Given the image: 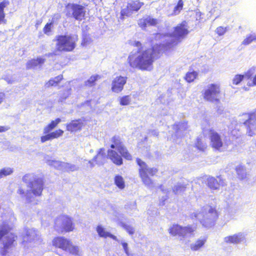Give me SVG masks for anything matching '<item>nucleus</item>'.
Masks as SVG:
<instances>
[{
	"label": "nucleus",
	"instance_id": "1",
	"mask_svg": "<svg viewBox=\"0 0 256 256\" xmlns=\"http://www.w3.org/2000/svg\"><path fill=\"white\" fill-rule=\"evenodd\" d=\"M188 28V24L185 20L178 24L174 28L172 34L174 39L164 44L158 45L156 48L152 46L144 49L140 42L134 41L132 46L138 48V49L129 54L127 60L129 66L132 68H138L142 71L151 70L153 68L154 62L158 58L156 56V48L161 47L164 52L172 49L188 34L190 32Z\"/></svg>",
	"mask_w": 256,
	"mask_h": 256
},
{
	"label": "nucleus",
	"instance_id": "2",
	"mask_svg": "<svg viewBox=\"0 0 256 256\" xmlns=\"http://www.w3.org/2000/svg\"><path fill=\"white\" fill-rule=\"evenodd\" d=\"M110 149L107 151V158L116 166L123 164L122 158L128 160L132 159V156L124 146L121 138L118 136H114L110 140Z\"/></svg>",
	"mask_w": 256,
	"mask_h": 256
},
{
	"label": "nucleus",
	"instance_id": "3",
	"mask_svg": "<svg viewBox=\"0 0 256 256\" xmlns=\"http://www.w3.org/2000/svg\"><path fill=\"white\" fill-rule=\"evenodd\" d=\"M56 52H69L74 50L78 40V36L57 35L55 37Z\"/></svg>",
	"mask_w": 256,
	"mask_h": 256
},
{
	"label": "nucleus",
	"instance_id": "4",
	"mask_svg": "<svg viewBox=\"0 0 256 256\" xmlns=\"http://www.w3.org/2000/svg\"><path fill=\"white\" fill-rule=\"evenodd\" d=\"M136 162L139 166L138 174L142 183L146 186L152 185L154 182L150 177L157 174L158 168L154 167L149 168L146 163L140 158H136Z\"/></svg>",
	"mask_w": 256,
	"mask_h": 256
},
{
	"label": "nucleus",
	"instance_id": "5",
	"mask_svg": "<svg viewBox=\"0 0 256 256\" xmlns=\"http://www.w3.org/2000/svg\"><path fill=\"white\" fill-rule=\"evenodd\" d=\"M52 245L56 248H59L74 256H80V251L78 246L74 245L72 242L64 236H57L54 238Z\"/></svg>",
	"mask_w": 256,
	"mask_h": 256
},
{
	"label": "nucleus",
	"instance_id": "6",
	"mask_svg": "<svg viewBox=\"0 0 256 256\" xmlns=\"http://www.w3.org/2000/svg\"><path fill=\"white\" fill-rule=\"evenodd\" d=\"M10 228L6 225L2 226L0 228V240L4 237L2 242L3 246L0 250V254L2 256H6L8 250L14 246L16 244L17 236L14 233L10 232Z\"/></svg>",
	"mask_w": 256,
	"mask_h": 256
},
{
	"label": "nucleus",
	"instance_id": "7",
	"mask_svg": "<svg viewBox=\"0 0 256 256\" xmlns=\"http://www.w3.org/2000/svg\"><path fill=\"white\" fill-rule=\"evenodd\" d=\"M54 228L59 233H66L75 230L73 218L66 214H62L54 221Z\"/></svg>",
	"mask_w": 256,
	"mask_h": 256
},
{
	"label": "nucleus",
	"instance_id": "8",
	"mask_svg": "<svg viewBox=\"0 0 256 256\" xmlns=\"http://www.w3.org/2000/svg\"><path fill=\"white\" fill-rule=\"evenodd\" d=\"M222 92L220 84H211L204 90L202 96L204 99L208 102L218 104L220 102Z\"/></svg>",
	"mask_w": 256,
	"mask_h": 256
},
{
	"label": "nucleus",
	"instance_id": "9",
	"mask_svg": "<svg viewBox=\"0 0 256 256\" xmlns=\"http://www.w3.org/2000/svg\"><path fill=\"white\" fill-rule=\"evenodd\" d=\"M196 230V226H182L178 224H174L170 228L168 232L172 236L184 238L188 234H192Z\"/></svg>",
	"mask_w": 256,
	"mask_h": 256
},
{
	"label": "nucleus",
	"instance_id": "10",
	"mask_svg": "<svg viewBox=\"0 0 256 256\" xmlns=\"http://www.w3.org/2000/svg\"><path fill=\"white\" fill-rule=\"evenodd\" d=\"M144 4L140 0H132L128 2L126 8H122L120 11V18L124 19L134 12H138L144 6Z\"/></svg>",
	"mask_w": 256,
	"mask_h": 256
},
{
	"label": "nucleus",
	"instance_id": "11",
	"mask_svg": "<svg viewBox=\"0 0 256 256\" xmlns=\"http://www.w3.org/2000/svg\"><path fill=\"white\" fill-rule=\"evenodd\" d=\"M248 119L244 122L247 132L250 136H253L256 132V110L253 112L246 114Z\"/></svg>",
	"mask_w": 256,
	"mask_h": 256
},
{
	"label": "nucleus",
	"instance_id": "12",
	"mask_svg": "<svg viewBox=\"0 0 256 256\" xmlns=\"http://www.w3.org/2000/svg\"><path fill=\"white\" fill-rule=\"evenodd\" d=\"M44 186V180L42 178L36 177L31 180L28 185L31 192L35 196H40Z\"/></svg>",
	"mask_w": 256,
	"mask_h": 256
},
{
	"label": "nucleus",
	"instance_id": "13",
	"mask_svg": "<svg viewBox=\"0 0 256 256\" xmlns=\"http://www.w3.org/2000/svg\"><path fill=\"white\" fill-rule=\"evenodd\" d=\"M210 146L214 150L222 152L224 143L220 135L213 130H210Z\"/></svg>",
	"mask_w": 256,
	"mask_h": 256
},
{
	"label": "nucleus",
	"instance_id": "14",
	"mask_svg": "<svg viewBox=\"0 0 256 256\" xmlns=\"http://www.w3.org/2000/svg\"><path fill=\"white\" fill-rule=\"evenodd\" d=\"M20 237L22 238L21 244L25 245L37 240L38 234L36 230L34 229L26 228L24 230V234H22Z\"/></svg>",
	"mask_w": 256,
	"mask_h": 256
},
{
	"label": "nucleus",
	"instance_id": "15",
	"mask_svg": "<svg viewBox=\"0 0 256 256\" xmlns=\"http://www.w3.org/2000/svg\"><path fill=\"white\" fill-rule=\"evenodd\" d=\"M206 184L212 190H218L220 186H224L226 185L224 180L220 176H217L216 178L208 176L206 179Z\"/></svg>",
	"mask_w": 256,
	"mask_h": 256
},
{
	"label": "nucleus",
	"instance_id": "16",
	"mask_svg": "<svg viewBox=\"0 0 256 256\" xmlns=\"http://www.w3.org/2000/svg\"><path fill=\"white\" fill-rule=\"evenodd\" d=\"M127 77L121 76H116L112 81L111 90L116 93L120 92L127 82Z\"/></svg>",
	"mask_w": 256,
	"mask_h": 256
},
{
	"label": "nucleus",
	"instance_id": "17",
	"mask_svg": "<svg viewBox=\"0 0 256 256\" xmlns=\"http://www.w3.org/2000/svg\"><path fill=\"white\" fill-rule=\"evenodd\" d=\"M70 7L72 10V16L76 20H82L86 15V11L84 6L76 4H68L66 8Z\"/></svg>",
	"mask_w": 256,
	"mask_h": 256
},
{
	"label": "nucleus",
	"instance_id": "18",
	"mask_svg": "<svg viewBox=\"0 0 256 256\" xmlns=\"http://www.w3.org/2000/svg\"><path fill=\"white\" fill-rule=\"evenodd\" d=\"M255 73V68H252L246 72L244 74H237L235 75L232 80V84L234 85L239 84L244 79H250Z\"/></svg>",
	"mask_w": 256,
	"mask_h": 256
},
{
	"label": "nucleus",
	"instance_id": "19",
	"mask_svg": "<svg viewBox=\"0 0 256 256\" xmlns=\"http://www.w3.org/2000/svg\"><path fill=\"white\" fill-rule=\"evenodd\" d=\"M84 126V121L82 119L78 118L72 120L66 124V130L70 132H76L81 130Z\"/></svg>",
	"mask_w": 256,
	"mask_h": 256
},
{
	"label": "nucleus",
	"instance_id": "20",
	"mask_svg": "<svg viewBox=\"0 0 256 256\" xmlns=\"http://www.w3.org/2000/svg\"><path fill=\"white\" fill-rule=\"evenodd\" d=\"M158 23V20L148 16L146 18L140 19L138 24L142 29H146L148 26H156Z\"/></svg>",
	"mask_w": 256,
	"mask_h": 256
},
{
	"label": "nucleus",
	"instance_id": "21",
	"mask_svg": "<svg viewBox=\"0 0 256 256\" xmlns=\"http://www.w3.org/2000/svg\"><path fill=\"white\" fill-rule=\"evenodd\" d=\"M64 131L61 129H58L50 133L46 134L40 137V142L44 143L46 141L58 138L62 136Z\"/></svg>",
	"mask_w": 256,
	"mask_h": 256
},
{
	"label": "nucleus",
	"instance_id": "22",
	"mask_svg": "<svg viewBox=\"0 0 256 256\" xmlns=\"http://www.w3.org/2000/svg\"><path fill=\"white\" fill-rule=\"evenodd\" d=\"M64 79L63 74H60L54 78H50L45 83L44 86L46 88H48L52 86H58Z\"/></svg>",
	"mask_w": 256,
	"mask_h": 256
},
{
	"label": "nucleus",
	"instance_id": "23",
	"mask_svg": "<svg viewBox=\"0 0 256 256\" xmlns=\"http://www.w3.org/2000/svg\"><path fill=\"white\" fill-rule=\"evenodd\" d=\"M46 61V59L38 57L36 58H32L29 60L26 64V68L27 70L32 69L39 65H42Z\"/></svg>",
	"mask_w": 256,
	"mask_h": 256
},
{
	"label": "nucleus",
	"instance_id": "24",
	"mask_svg": "<svg viewBox=\"0 0 256 256\" xmlns=\"http://www.w3.org/2000/svg\"><path fill=\"white\" fill-rule=\"evenodd\" d=\"M10 4L8 0H3L0 2V24H6V20L5 18L6 14L4 12V8Z\"/></svg>",
	"mask_w": 256,
	"mask_h": 256
},
{
	"label": "nucleus",
	"instance_id": "25",
	"mask_svg": "<svg viewBox=\"0 0 256 256\" xmlns=\"http://www.w3.org/2000/svg\"><path fill=\"white\" fill-rule=\"evenodd\" d=\"M244 239L242 234L239 233L226 236L224 238V242L226 243L238 244Z\"/></svg>",
	"mask_w": 256,
	"mask_h": 256
},
{
	"label": "nucleus",
	"instance_id": "26",
	"mask_svg": "<svg viewBox=\"0 0 256 256\" xmlns=\"http://www.w3.org/2000/svg\"><path fill=\"white\" fill-rule=\"evenodd\" d=\"M237 178L238 180H242L246 178L247 173L246 167L242 164H239L235 168Z\"/></svg>",
	"mask_w": 256,
	"mask_h": 256
},
{
	"label": "nucleus",
	"instance_id": "27",
	"mask_svg": "<svg viewBox=\"0 0 256 256\" xmlns=\"http://www.w3.org/2000/svg\"><path fill=\"white\" fill-rule=\"evenodd\" d=\"M96 232L100 237L106 238L109 237L114 240H118L116 237L112 234L107 232L101 226H98L96 228Z\"/></svg>",
	"mask_w": 256,
	"mask_h": 256
},
{
	"label": "nucleus",
	"instance_id": "28",
	"mask_svg": "<svg viewBox=\"0 0 256 256\" xmlns=\"http://www.w3.org/2000/svg\"><path fill=\"white\" fill-rule=\"evenodd\" d=\"M60 122L61 120L60 118H57L54 120H52L50 124L44 128V133L48 134L51 132L53 129L56 127L58 124Z\"/></svg>",
	"mask_w": 256,
	"mask_h": 256
},
{
	"label": "nucleus",
	"instance_id": "29",
	"mask_svg": "<svg viewBox=\"0 0 256 256\" xmlns=\"http://www.w3.org/2000/svg\"><path fill=\"white\" fill-rule=\"evenodd\" d=\"M208 216L207 219L210 223H214L218 218V214L215 208L210 207L208 210Z\"/></svg>",
	"mask_w": 256,
	"mask_h": 256
},
{
	"label": "nucleus",
	"instance_id": "30",
	"mask_svg": "<svg viewBox=\"0 0 256 256\" xmlns=\"http://www.w3.org/2000/svg\"><path fill=\"white\" fill-rule=\"evenodd\" d=\"M206 239H198L194 244H190V248L192 251H196L202 248L206 242Z\"/></svg>",
	"mask_w": 256,
	"mask_h": 256
},
{
	"label": "nucleus",
	"instance_id": "31",
	"mask_svg": "<svg viewBox=\"0 0 256 256\" xmlns=\"http://www.w3.org/2000/svg\"><path fill=\"white\" fill-rule=\"evenodd\" d=\"M195 147L199 150L204 152L208 146L202 140V138L198 137L196 140Z\"/></svg>",
	"mask_w": 256,
	"mask_h": 256
},
{
	"label": "nucleus",
	"instance_id": "32",
	"mask_svg": "<svg viewBox=\"0 0 256 256\" xmlns=\"http://www.w3.org/2000/svg\"><path fill=\"white\" fill-rule=\"evenodd\" d=\"M114 183L120 190L125 188V182L124 178L120 175H116L114 178Z\"/></svg>",
	"mask_w": 256,
	"mask_h": 256
},
{
	"label": "nucleus",
	"instance_id": "33",
	"mask_svg": "<svg viewBox=\"0 0 256 256\" xmlns=\"http://www.w3.org/2000/svg\"><path fill=\"white\" fill-rule=\"evenodd\" d=\"M173 128L176 132H178L180 130L186 131L188 128V122L184 121L178 124H175L173 126Z\"/></svg>",
	"mask_w": 256,
	"mask_h": 256
},
{
	"label": "nucleus",
	"instance_id": "34",
	"mask_svg": "<svg viewBox=\"0 0 256 256\" xmlns=\"http://www.w3.org/2000/svg\"><path fill=\"white\" fill-rule=\"evenodd\" d=\"M101 78V76L98 74L92 76L85 82L84 86L88 87L93 86H95L96 81Z\"/></svg>",
	"mask_w": 256,
	"mask_h": 256
},
{
	"label": "nucleus",
	"instance_id": "35",
	"mask_svg": "<svg viewBox=\"0 0 256 256\" xmlns=\"http://www.w3.org/2000/svg\"><path fill=\"white\" fill-rule=\"evenodd\" d=\"M184 6V2L183 0H178L176 4L174 6L172 15H178L180 14V12L182 10Z\"/></svg>",
	"mask_w": 256,
	"mask_h": 256
},
{
	"label": "nucleus",
	"instance_id": "36",
	"mask_svg": "<svg viewBox=\"0 0 256 256\" xmlns=\"http://www.w3.org/2000/svg\"><path fill=\"white\" fill-rule=\"evenodd\" d=\"M198 74L196 71H193L192 72H188L186 73L184 80L188 83H190L193 82L198 77Z\"/></svg>",
	"mask_w": 256,
	"mask_h": 256
},
{
	"label": "nucleus",
	"instance_id": "37",
	"mask_svg": "<svg viewBox=\"0 0 256 256\" xmlns=\"http://www.w3.org/2000/svg\"><path fill=\"white\" fill-rule=\"evenodd\" d=\"M14 170L10 168H4L0 170V179L12 174Z\"/></svg>",
	"mask_w": 256,
	"mask_h": 256
},
{
	"label": "nucleus",
	"instance_id": "38",
	"mask_svg": "<svg viewBox=\"0 0 256 256\" xmlns=\"http://www.w3.org/2000/svg\"><path fill=\"white\" fill-rule=\"evenodd\" d=\"M119 101L120 106H128L131 102V98L129 95L124 96L120 98Z\"/></svg>",
	"mask_w": 256,
	"mask_h": 256
},
{
	"label": "nucleus",
	"instance_id": "39",
	"mask_svg": "<svg viewBox=\"0 0 256 256\" xmlns=\"http://www.w3.org/2000/svg\"><path fill=\"white\" fill-rule=\"evenodd\" d=\"M54 24V20L52 19L50 22L46 23L43 28V32L46 35H49L52 32V26Z\"/></svg>",
	"mask_w": 256,
	"mask_h": 256
},
{
	"label": "nucleus",
	"instance_id": "40",
	"mask_svg": "<svg viewBox=\"0 0 256 256\" xmlns=\"http://www.w3.org/2000/svg\"><path fill=\"white\" fill-rule=\"evenodd\" d=\"M186 190V186H185L180 184L175 186L172 188V191L175 194H177L184 192Z\"/></svg>",
	"mask_w": 256,
	"mask_h": 256
},
{
	"label": "nucleus",
	"instance_id": "41",
	"mask_svg": "<svg viewBox=\"0 0 256 256\" xmlns=\"http://www.w3.org/2000/svg\"><path fill=\"white\" fill-rule=\"evenodd\" d=\"M64 170L66 172H74L77 170V167L74 165L70 163H64Z\"/></svg>",
	"mask_w": 256,
	"mask_h": 256
},
{
	"label": "nucleus",
	"instance_id": "42",
	"mask_svg": "<svg viewBox=\"0 0 256 256\" xmlns=\"http://www.w3.org/2000/svg\"><path fill=\"white\" fill-rule=\"evenodd\" d=\"M256 40V36L250 34L242 42V44L244 45H248L253 41Z\"/></svg>",
	"mask_w": 256,
	"mask_h": 256
},
{
	"label": "nucleus",
	"instance_id": "43",
	"mask_svg": "<svg viewBox=\"0 0 256 256\" xmlns=\"http://www.w3.org/2000/svg\"><path fill=\"white\" fill-rule=\"evenodd\" d=\"M91 42V38L88 34H84L82 35V40L81 45L82 46H86L88 45Z\"/></svg>",
	"mask_w": 256,
	"mask_h": 256
},
{
	"label": "nucleus",
	"instance_id": "44",
	"mask_svg": "<svg viewBox=\"0 0 256 256\" xmlns=\"http://www.w3.org/2000/svg\"><path fill=\"white\" fill-rule=\"evenodd\" d=\"M228 29L226 27L224 26H218V27L216 30V33L218 36H222L224 35Z\"/></svg>",
	"mask_w": 256,
	"mask_h": 256
},
{
	"label": "nucleus",
	"instance_id": "45",
	"mask_svg": "<svg viewBox=\"0 0 256 256\" xmlns=\"http://www.w3.org/2000/svg\"><path fill=\"white\" fill-rule=\"evenodd\" d=\"M230 134L233 139H237L240 137V130L236 128L231 130Z\"/></svg>",
	"mask_w": 256,
	"mask_h": 256
},
{
	"label": "nucleus",
	"instance_id": "46",
	"mask_svg": "<svg viewBox=\"0 0 256 256\" xmlns=\"http://www.w3.org/2000/svg\"><path fill=\"white\" fill-rule=\"evenodd\" d=\"M123 227L130 234L132 235L134 234V229L132 226L128 225H124Z\"/></svg>",
	"mask_w": 256,
	"mask_h": 256
},
{
	"label": "nucleus",
	"instance_id": "47",
	"mask_svg": "<svg viewBox=\"0 0 256 256\" xmlns=\"http://www.w3.org/2000/svg\"><path fill=\"white\" fill-rule=\"evenodd\" d=\"M10 128L8 126H0V132H4L10 130Z\"/></svg>",
	"mask_w": 256,
	"mask_h": 256
},
{
	"label": "nucleus",
	"instance_id": "48",
	"mask_svg": "<svg viewBox=\"0 0 256 256\" xmlns=\"http://www.w3.org/2000/svg\"><path fill=\"white\" fill-rule=\"evenodd\" d=\"M30 180V174H26L22 178V180L24 182L27 183Z\"/></svg>",
	"mask_w": 256,
	"mask_h": 256
},
{
	"label": "nucleus",
	"instance_id": "49",
	"mask_svg": "<svg viewBox=\"0 0 256 256\" xmlns=\"http://www.w3.org/2000/svg\"><path fill=\"white\" fill-rule=\"evenodd\" d=\"M248 85L250 87L256 86V74L253 77L252 82L248 83Z\"/></svg>",
	"mask_w": 256,
	"mask_h": 256
},
{
	"label": "nucleus",
	"instance_id": "50",
	"mask_svg": "<svg viewBox=\"0 0 256 256\" xmlns=\"http://www.w3.org/2000/svg\"><path fill=\"white\" fill-rule=\"evenodd\" d=\"M122 246L123 247V248L124 249V252L127 253L128 252V244L127 243L125 242H122Z\"/></svg>",
	"mask_w": 256,
	"mask_h": 256
},
{
	"label": "nucleus",
	"instance_id": "51",
	"mask_svg": "<svg viewBox=\"0 0 256 256\" xmlns=\"http://www.w3.org/2000/svg\"><path fill=\"white\" fill-rule=\"evenodd\" d=\"M18 193L20 195H24L25 194V192L24 189L20 188L18 190Z\"/></svg>",
	"mask_w": 256,
	"mask_h": 256
},
{
	"label": "nucleus",
	"instance_id": "52",
	"mask_svg": "<svg viewBox=\"0 0 256 256\" xmlns=\"http://www.w3.org/2000/svg\"><path fill=\"white\" fill-rule=\"evenodd\" d=\"M56 54L54 52H50L46 54V56L48 57L52 56H56Z\"/></svg>",
	"mask_w": 256,
	"mask_h": 256
},
{
	"label": "nucleus",
	"instance_id": "53",
	"mask_svg": "<svg viewBox=\"0 0 256 256\" xmlns=\"http://www.w3.org/2000/svg\"><path fill=\"white\" fill-rule=\"evenodd\" d=\"M104 148H100V150L99 152H98V154H102V155H104Z\"/></svg>",
	"mask_w": 256,
	"mask_h": 256
},
{
	"label": "nucleus",
	"instance_id": "54",
	"mask_svg": "<svg viewBox=\"0 0 256 256\" xmlns=\"http://www.w3.org/2000/svg\"><path fill=\"white\" fill-rule=\"evenodd\" d=\"M2 102V97L1 96V94H0V104Z\"/></svg>",
	"mask_w": 256,
	"mask_h": 256
},
{
	"label": "nucleus",
	"instance_id": "55",
	"mask_svg": "<svg viewBox=\"0 0 256 256\" xmlns=\"http://www.w3.org/2000/svg\"><path fill=\"white\" fill-rule=\"evenodd\" d=\"M60 18V16H58V18H57V19H58Z\"/></svg>",
	"mask_w": 256,
	"mask_h": 256
},
{
	"label": "nucleus",
	"instance_id": "56",
	"mask_svg": "<svg viewBox=\"0 0 256 256\" xmlns=\"http://www.w3.org/2000/svg\"><path fill=\"white\" fill-rule=\"evenodd\" d=\"M244 88V90H248V89H247L246 88Z\"/></svg>",
	"mask_w": 256,
	"mask_h": 256
}]
</instances>
